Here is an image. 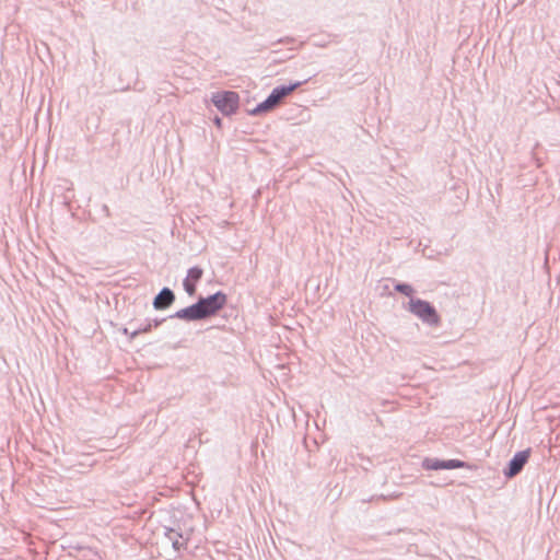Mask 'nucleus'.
<instances>
[{
    "label": "nucleus",
    "instance_id": "6e6552de",
    "mask_svg": "<svg viewBox=\"0 0 560 560\" xmlns=\"http://www.w3.org/2000/svg\"><path fill=\"white\" fill-rule=\"evenodd\" d=\"M310 79L303 81H295L289 84H281L272 89L271 93L276 100L281 104L283 100L292 94L296 89L305 84Z\"/></svg>",
    "mask_w": 560,
    "mask_h": 560
},
{
    "label": "nucleus",
    "instance_id": "423d86ee",
    "mask_svg": "<svg viewBox=\"0 0 560 560\" xmlns=\"http://www.w3.org/2000/svg\"><path fill=\"white\" fill-rule=\"evenodd\" d=\"M203 269L200 266H194L187 270V276L183 280V288L189 296H194L197 291V284L202 279Z\"/></svg>",
    "mask_w": 560,
    "mask_h": 560
},
{
    "label": "nucleus",
    "instance_id": "dca6fc26",
    "mask_svg": "<svg viewBox=\"0 0 560 560\" xmlns=\"http://www.w3.org/2000/svg\"><path fill=\"white\" fill-rule=\"evenodd\" d=\"M293 42H294V39L290 38V37L281 38L278 40V43H282V44H289V43H293Z\"/></svg>",
    "mask_w": 560,
    "mask_h": 560
},
{
    "label": "nucleus",
    "instance_id": "ddd939ff",
    "mask_svg": "<svg viewBox=\"0 0 560 560\" xmlns=\"http://www.w3.org/2000/svg\"><path fill=\"white\" fill-rule=\"evenodd\" d=\"M266 98L268 100L272 110L276 109L280 105V103L276 100V97L272 95L271 92Z\"/></svg>",
    "mask_w": 560,
    "mask_h": 560
},
{
    "label": "nucleus",
    "instance_id": "9b49d317",
    "mask_svg": "<svg viewBox=\"0 0 560 560\" xmlns=\"http://www.w3.org/2000/svg\"><path fill=\"white\" fill-rule=\"evenodd\" d=\"M271 110L272 109L270 107V104H269L268 100L266 98L265 101H262L259 104H257L255 108L249 110V115H252V116H259V115L269 113Z\"/></svg>",
    "mask_w": 560,
    "mask_h": 560
},
{
    "label": "nucleus",
    "instance_id": "1a4fd4ad",
    "mask_svg": "<svg viewBox=\"0 0 560 560\" xmlns=\"http://www.w3.org/2000/svg\"><path fill=\"white\" fill-rule=\"evenodd\" d=\"M164 535L167 538V540L172 544L175 550L178 551L184 546V544L179 541V539L183 538V535L178 530L171 527H165Z\"/></svg>",
    "mask_w": 560,
    "mask_h": 560
},
{
    "label": "nucleus",
    "instance_id": "7ed1b4c3",
    "mask_svg": "<svg viewBox=\"0 0 560 560\" xmlns=\"http://www.w3.org/2000/svg\"><path fill=\"white\" fill-rule=\"evenodd\" d=\"M211 104L224 116L236 114L240 106V95L234 91H217L211 94Z\"/></svg>",
    "mask_w": 560,
    "mask_h": 560
},
{
    "label": "nucleus",
    "instance_id": "2eb2a0df",
    "mask_svg": "<svg viewBox=\"0 0 560 560\" xmlns=\"http://www.w3.org/2000/svg\"><path fill=\"white\" fill-rule=\"evenodd\" d=\"M222 122H223V121H222V118H220L219 116H215V117L213 118V124H214L217 127H219V128H220V127H222Z\"/></svg>",
    "mask_w": 560,
    "mask_h": 560
},
{
    "label": "nucleus",
    "instance_id": "f3484780",
    "mask_svg": "<svg viewBox=\"0 0 560 560\" xmlns=\"http://www.w3.org/2000/svg\"><path fill=\"white\" fill-rule=\"evenodd\" d=\"M131 332H132V331H129V329H128L127 327H125V328L122 329V334H125V335H129L130 337H131Z\"/></svg>",
    "mask_w": 560,
    "mask_h": 560
},
{
    "label": "nucleus",
    "instance_id": "9d476101",
    "mask_svg": "<svg viewBox=\"0 0 560 560\" xmlns=\"http://www.w3.org/2000/svg\"><path fill=\"white\" fill-rule=\"evenodd\" d=\"M395 291H397L400 294H404L408 298H413L415 289L411 284L407 282H396L394 285Z\"/></svg>",
    "mask_w": 560,
    "mask_h": 560
},
{
    "label": "nucleus",
    "instance_id": "0eeeda50",
    "mask_svg": "<svg viewBox=\"0 0 560 560\" xmlns=\"http://www.w3.org/2000/svg\"><path fill=\"white\" fill-rule=\"evenodd\" d=\"M176 300V295L172 289L164 287L153 298L152 305L156 311L167 310Z\"/></svg>",
    "mask_w": 560,
    "mask_h": 560
},
{
    "label": "nucleus",
    "instance_id": "20e7f679",
    "mask_svg": "<svg viewBox=\"0 0 560 560\" xmlns=\"http://www.w3.org/2000/svg\"><path fill=\"white\" fill-rule=\"evenodd\" d=\"M530 453V448H526L515 453L503 469L504 477L508 479H512L518 474H521L525 465L528 463Z\"/></svg>",
    "mask_w": 560,
    "mask_h": 560
},
{
    "label": "nucleus",
    "instance_id": "f257e3e1",
    "mask_svg": "<svg viewBox=\"0 0 560 560\" xmlns=\"http://www.w3.org/2000/svg\"><path fill=\"white\" fill-rule=\"evenodd\" d=\"M228 303V295L223 291H217L208 296H199L197 301L182 310H178L168 318H177L185 322L206 320L219 314Z\"/></svg>",
    "mask_w": 560,
    "mask_h": 560
},
{
    "label": "nucleus",
    "instance_id": "39448f33",
    "mask_svg": "<svg viewBox=\"0 0 560 560\" xmlns=\"http://www.w3.org/2000/svg\"><path fill=\"white\" fill-rule=\"evenodd\" d=\"M468 467V464L460 459H440V458H432V457H425L422 460V468L425 470H451V469H457V468H465Z\"/></svg>",
    "mask_w": 560,
    "mask_h": 560
},
{
    "label": "nucleus",
    "instance_id": "f8f14e48",
    "mask_svg": "<svg viewBox=\"0 0 560 560\" xmlns=\"http://www.w3.org/2000/svg\"><path fill=\"white\" fill-rule=\"evenodd\" d=\"M152 324L150 320L147 322L145 325H142L141 327L135 329L132 332H131V339H135L137 336H139L140 334H147V332H150L152 330Z\"/></svg>",
    "mask_w": 560,
    "mask_h": 560
},
{
    "label": "nucleus",
    "instance_id": "f03ea898",
    "mask_svg": "<svg viewBox=\"0 0 560 560\" xmlns=\"http://www.w3.org/2000/svg\"><path fill=\"white\" fill-rule=\"evenodd\" d=\"M405 308L430 327L441 326V316L435 306L429 301L411 298Z\"/></svg>",
    "mask_w": 560,
    "mask_h": 560
},
{
    "label": "nucleus",
    "instance_id": "4468645a",
    "mask_svg": "<svg viewBox=\"0 0 560 560\" xmlns=\"http://www.w3.org/2000/svg\"><path fill=\"white\" fill-rule=\"evenodd\" d=\"M166 320V318H154L151 322L152 324V327L153 328H158L159 326H161L164 322Z\"/></svg>",
    "mask_w": 560,
    "mask_h": 560
}]
</instances>
